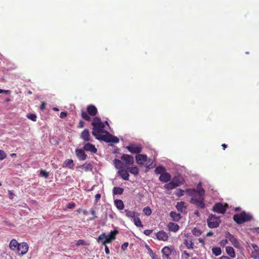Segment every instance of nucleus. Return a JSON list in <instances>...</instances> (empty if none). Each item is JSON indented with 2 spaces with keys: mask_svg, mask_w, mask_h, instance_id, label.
<instances>
[{
  "mask_svg": "<svg viewBox=\"0 0 259 259\" xmlns=\"http://www.w3.org/2000/svg\"><path fill=\"white\" fill-rule=\"evenodd\" d=\"M184 194V191L181 189H178L176 192V195L178 197H181Z\"/></svg>",
  "mask_w": 259,
  "mask_h": 259,
  "instance_id": "48",
  "label": "nucleus"
},
{
  "mask_svg": "<svg viewBox=\"0 0 259 259\" xmlns=\"http://www.w3.org/2000/svg\"><path fill=\"white\" fill-rule=\"evenodd\" d=\"M46 106V103L44 102H42L40 108L41 110H44L45 109V107Z\"/></svg>",
  "mask_w": 259,
  "mask_h": 259,
  "instance_id": "61",
  "label": "nucleus"
},
{
  "mask_svg": "<svg viewBox=\"0 0 259 259\" xmlns=\"http://www.w3.org/2000/svg\"><path fill=\"white\" fill-rule=\"evenodd\" d=\"M228 239L227 238H226V239H223V240H222L220 242V244L221 246H225L227 243H228Z\"/></svg>",
  "mask_w": 259,
  "mask_h": 259,
  "instance_id": "53",
  "label": "nucleus"
},
{
  "mask_svg": "<svg viewBox=\"0 0 259 259\" xmlns=\"http://www.w3.org/2000/svg\"><path fill=\"white\" fill-rule=\"evenodd\" d=\"M165 171H166V169L162 166H158L155 169V172L157 174L161 175V174H163Z\"/></svg>",
  "mask_w": 259,
  "mask_h": 259,
  "instance_id": "36",
  "label": "nucleus"
},
{
  "mask_svg": "<svg viewBox=\"0 0 259 259\" xmlns=\"http://www.w3.org/2000/svg\"><path fill=\"white\" fill-rule=\"evenodd\" d=\"M211 251H212L213 254L216 256L220 255L222 253L221 248L219 247H214L211 249Z\"/></svg>",
  "mask_w": 259,
  "mask_h": 259,
  "instance_id": "38",
  "label": "nucleus"
},
{
  "mask_svg": "<svg viewBox=\"0 0 259 259\" xmlns=\"http://www.w3.org/2000/svg\"><path fill=\"white\" fill-rule=\"evenodd\" d=\"M119 142V140L117 137L111 135L110 143H118Z\"/></svg>",
  "mask_w": 259,
  "mask_h": 259,
  "instance_id": "45",
  "label": "nucleus"
},
{
  "mask_svg": "<svg viewBox=\"0 0 259 259\" xmlns=\"http://www.w3.org/2000/svg\"><path fill=\"white\" fill-rule=\"evenodd\" d=\"M192 253L190 254L188 253L186 250H185L183 252L182 254V257L183 258H187L190 256H191L192 255Z\"/></svg>",
  "mask_w": 259,
  "mask_h": 259,
  "instance_id": "46",
  "label": "nucleus"
},
{
  "mask_svg": "<svg viewBox=\"0 0 259 259\" xmlns=\"http://www.w3.org/2000/svg\"><path fill=\"white\" fill-rule=\"evenodd\" d=\"M225 237L231 242V244L233 245L234 247L237 248H240L241 244L239 240L230 233L227 232L225 233Z\"/></svg>",
  "mask_w": 259,
  "mask_h": 259,
  "instance_id": "6",
  "label": "nucleus"
},
{
  "mask_svg": "<svg viewBox=\"0 0 259 259\" xmlns=\"http://www.w3.org/2000/svg\"><path fill=\"white\" fill-rule=\"evenodd\" d=\"M80 245H88L85 242L84 240L79 239L77 241V243H76V245L77 246H78Z\"/></svg>",
  "mask_w": 259,
  "mask_h": 259,
  "instance_id": "51",
  "label": "nucleus"
},
{
  "mask_svg": "<svg viewBox=\"0 0 259 259\" xmlns=\"http://www.w3.org/2000/svg\"><path fill=\"white\" fill-rule=\"evenodd\" d=\"M93 131L92 132V135L96 138L99 135L101 134H103L105 132L104 128L105 124L104 123H99V124H95V125H93Z\"/></svg>",
  "mask_w": 259,
  "mask_h": 259,
  "instance_id": "7",
  "label": "nucleus"
},
{
  "mask_svg": "<svg viewBox=\"0 0 259 259\" xmlns=\"http://www.w3.org/2000/svg\"><path fill=\"white\" fill-rule=\"evenodd\" d=\"M220 259H231V258L228 257L227 256L223 255L220 257Z\"/></svg>",
  "mask_w": 259,
  "mask_h": 259,
  "instance_id": "64",
  "label": "nucleus"
},
{
  "mask_svg": "<svg viewBox=\"0 0 259 259\" xmlns=\"http://www.w3.org/2000/svg\"><path fill=\"white\" fill-rule=\"evenodd\" d=\"M6 157V154L2 150H0V160H3Z\"/></svg>",
  "mask_w": 259,
  "mask_h": 259,
  "instance_id": "52",
  "label": "nucleus"
},
{
  "mask_svg": "<svg viewBox=\"0 0 259 259\" xmlns=\"http://www.w3.org/2000/svg\"><path fill=\"white\" fill-rule=\"evenodd\" d=\"M80 137L85 142L93 141V140L91 138L89 131L88 129H85L81 132Z\"/></svg>",
  "mask_w": 259,
  "mask_h": 259,
  "instance_id": "17",
  "label": "nucleus"
},
{
  "mask_svg": "<svg viewBox=\"0 0 259 259\" xmlns=\"http://www.w3.org/2000/svg\"><path fill=\"white\" fill-rule=\"evenodd\" d=\"M75 207V203L74 202H69L66 205V208L69 209H72L74 208Z\"/></svg>",
  "mask_w": 259,
  "mask_h": 259,
  "instance_id": "49",
  "label": "nucleus"
},
{
  "mask_svg": "<svg viewBox=\"0 0 259 259\" xmlns=\"http://www.w3.org/2000/svg\"><path fill=\"white\" fill-rule=\"evenodd\" d=\"M87 112L81 110V117L86 121H91V118L89 116H96L98 113V110L97 107L94 105H89L87 107Z\"/></svg>",
  "mask_w": 259,
  "mask_h": 259,
  "instance_id": "1",
  "label": "nucleus"
},
{
  "mask_svg": "<svg viewBox=\"0 0 259 259\" xmlns=\"http://www.w3.org/2000/svg\"><path fill=\"white\" fill-rule=\"evenodd\" d=\"M226 252L231 257H234L235 256L234 249L231 246H226Z\"/></svg>",
  "mask_w": 259,
  "mask_h": 259,
  "instance_id": "29",
  "label": "nucleus"
},
{
  "mask_svg": "<svg viewBox=\"0 0 259 259\" xmlns=\"http://www.w3.org/2000/svg\"><path fill=\"white\" fill-rule=\"evenodd\" d=\"M114 194H122L123 193L124 189L120 187H114L113 190Z\"/></svg>",
  "mask_w": 259,
  "mask_h": 259,
  "instance_id": "35",
  "label": "nucleus"
},
{
  "mask_svg": "<svg viewBox=\"0 0 259 259\" xmlns=\"http://www.w3.org/2000/svg\"><path fill=\"white\" fill-rule=\"evenodd\" d=\"M77 167L82 169L85 171H92L93 168V164L90 162H85Z\"/></svg>",
  "mask_w": 259,
  "mask_h": 259,
  "instance_id": "24",
  "label": "nucleus"
},
{
  "mask_svg": "<svg viewBox=\"0 0 259 259\" xmlns=\"http://www.w3.org/2000/svg\"><path fill=\"white\" fill-rule=\"evenodd\" d=\"M176 208L179 212L185 213L187 207L185 206V203L184 201H180L177 204Z\"/></svg>",
  "mask_w": 259,
  "mask_h": 259,
  "instance_id": "25",
  "label": "nucleus"
},
{
  "mask_svg": "<svg viewBox=\"0 0 259 259\" xmlns=\"http://www.w3.org/2000/svg\"><path fill=\"white\" fill-rule=\"evenodd\" d=\"M134 224L137 227H143V226L142 225V222L139 218L135 217V218H134Z\"/></svg>",
  "mask_w": 259,
  "mask_h": 259,
  "instance_id": "43",
  "label": "nucleus"
},
{
  "mask_svg": "<svg viewBox=\"0 0 259 259\" xmlns=\"http://www.w3.org/2000/svg\"><path fill=\"white\" fill-rule=\"evenodd\" d=\"M153 164V161L152 159L149 158L148 160L147 159L146 163L145 164V166L147 168V169L146 170V171H147L148 169L153 168L154 165Z\"/></svg>",
  "mask_w": 259,
  "mask_h": 259,
  "instance_id": "33",
  "label": "nucleus"
},
{
  "mask_svg": "<svg viewBox=\"0 0 259 259\" xmlns=\"http://www.w3.org/2000/svg\"><path fill=\"white\" fill-rule=\"evenodd\" d=\"M105 245V252L106 254H108L110 253V250L107 246H106V245Z\"/></svg>",
  "mask_w": 259,
  "mask_h": 259,
  "instance_id": "62",
  "label": "nucleus"
},
{
  "mask_svg": "<svg viewBox=\"0 0 259 259\" xmlns=\"http://www.w3.org/2000/svg\"><path fill=\"white\" fill-rule=\"evenodd\" d=\"M126 149L132 153L139 154L142 151V147L139 145H131L126 146Z\"/></svg>",
  "mask_w": 259,
  "mask_h": 259,
  "instance_id": "13",
  "label": "nucleus"
},
{
  "mask_svg": "<svg viewBox=\"0 0 259 259\" xmlns=\"http://www.w3.org/2000/svg\"><path fill=\"white\" fill-rule=\"evenodd\" d=\"M207 226L209 228L214 229L218 227L221 223L220 217L210 214L207 218Z\"/></svg>",
  "mask_w": 259,
  "mask_h": 259,
  "instance_id": "5",
  "label": "nucleus"
},
{
  "mask_svg": "<svg viewBox=\"0 0 259 259\" xmlns=\"http://www.w3.org/2000/svg\"><path fill=\"white\" fill-rule=\"evenodd\" d=\"M101 197V195L100 194L98 193V194H96L95 200V204H97L99 202V200H100Z\"/></svg>",
  "mask_w": 259,
  "mask_h": 259,
  "instance_id": "54",
  "label": "nucleus"
},
{
  "mask_svg": "<svg viewBox=\"0 0 259 259\" xmlns=\"http://www.w3.org/2000/svg\"><path fill=\"white\" fill-rule=\"evenodd\" d=\"M28 248L29 247L27 243L23 242L19 244L18 247L16 251L19 255H24L27 252Z\"/></svg>",
  "mask_w": 259,
  "mask_h": 259,
  "instance_id": "10",
  "label": "nucleus"
},
{
  "mask_svg": "<svg viewBox=\"0 0 259 259\" xmlns=\"http://www.w3.org/2000/svg\"><path fill=\"white\" fill-rule=\"evenodd\" d=\"M143 212L145 215L147 216L150 215L152 212L149 206H146L145 208H144L143 209Z\"/></svg>",
  "mask_w": 259,
  "mask_h": 259,
  "instance_id": "42",
  "label": "nucleus"
},
{
  "mask_svg": "<svg viewBox=\"0 0 259 259\" xmlns=\"http://www.w3.org/2000/svg\"><path fill=\"white\" fill-rule=\"evenodd\" d=\"M118 233V231L117 230H114L111 231L108 235L110 237H114V240L116 239V236Z\"/></svg>",
  "mask_w": 259,
  "mask_h": 259,
  "instance_id": "47",
  "label": "nucleus"
},
{
  "mask_svg": "<svg viewBox=\"0 0 259 259\" xmlns=\"http://www.w3.org/2000/svg\"><path fill=\"white\" fill-rule=\"evenodd\" d=\"M91 214L93 215L94 218L93 219H95L97 217L96 216V212L93 209H92L91 210Z\"/></svg>",
  "mask_w": 259,
  "mask_h": 259,
  "instance_id": "63",
  "label": "nucleus"
},
{
  "mask_svg": "<svg viewBox=\"0 0 259 259\" xmlns=\"http://www.w3.org/2000/svg\"><path fill=\"white\" fill-rule=\"evenodd\" d=\"M67 116V112L62 111L60 113V117H61L62 119H63L65 117Z\"/></svg>",
  "mask_w": 259,
  "mask_h": 259,
  "instance_id": "57",
  "label": "nucleus"
},
{
  "mask_svg": "<svg viewBox=\"0 0 259 259\" xmlns=\"http://www.w3.org/2000/svg\"><path fill=\"white\" fill-rule=\"evenodd\" d=\"M115 204L119 210H123L124 208V203L121 199H116L115 200Z\"/></svg>",
  "mask_w": 259,
  "mask_h": 259,
  "instance_id": "31",
  "label": "nucleus"
},
{
  "mask_svg": "<svg viewBox=\"0 0 259 259\" xmlns=\"http://www.w3.org/2000/svg\"><path fill=\"white\" fill-rule=\"evenodd\" d=\"M227 206V205L226 204H223V203H221V202H218L214 204V206L212 207V211L218 213L224 214L226 210Z\"/></svg>",
  "mask_w": 259,
  "mask_h": 259,
  "instance_id": "8",
  "label": "nucleus"
},
{
  "mask_svg": "<svg viewBox=\"0 0 259 259\" xmlns=\"http://www.w3.org/2000/svg\"><path fill=\"white\" fill-rule=\"evenodd\" d=\"M40 175L46 178H48V176H49V174L48 172H47L45 170H40Z\"/></svg>",
  "mask_w": 259,
  "mask_h": 259,
  "instance_id": "50",
  "label": "nucleus"
},
{
  "mask_svg": "<svg viewBox=\"0 0 259 259\" xmlns=\"http://www.w3.org/2000/svg\"><path fill=\"white\" fill-rule=\"evenodd\" d=\"M136 162L140 165L143 164L147 161V155L144 154H137L136 155Z\"/></svg>",
  "mask_w": 259,
  "mask_h": 259,
  "instance_id": "20",
  "label": "nucleus"
},
{
  "mask_svg": "<svg viewBox=\"0 0 259 259\" xmlns=\"http://www.w3.org/2000/svg\"><path fill=\"white\" fill-rule=\"evenodd\" d=\"M83 149L86 151L90 152L93 153H96L97 152V149L96 148L95 146L90 143L84 144Z\"/></svg>",
  "mask_w": 259,
  "mask_h": 259,
  "instance_id": "18",
  "label": "nucleus"
},
{
  "mask_svg": "<svg viewBox=\"0 0 259 259\" xmlns=\"http://www.w3.org/2000/svg\"><path fill=\"white\" fill-rule=\"evenodd\" d=\"M185 236L186 238L184 239V244L188 249H194V242L192 236H190L189 234H185Z\"/></svg>",
  "mask_w": 259,
  "mask_h": 259,
  "instance_id": "9",
  "label": "nucleus"
},
{
  "mask_svg": "<svg viewBox=\"0 0 259 259\" xmlns=\"http://www.w3.org/2000/svg\"><path fill=\"white\" fill-rule=\"evenodd\" d=\"M102 123H103V122H102L101 118L99 117L95 116L93 118V121L92 122V125L95 126V125H98V124H102Z\"/></svg>",
  "mask_w": 259,
  "mask_h": 259,
  "instance_id": "37",
  "label": "nucleus"
},
{
  "mask_svg": "<svg viewBox=\"0 0 259 259\" xmlns=\"http://www.w3.org/2000/svg\"><path fill=\"white\" fill-rule=\"evenodd\" d=\"M128 245L129 244L128 243V242L124 243L121 246V249L123 250H125L127 249V247L128 246Z\"/></svg>",
  "mask_w": 259,
  "mask_h": 259,
  "instance_id": "56",
  "label": "nucleus"
},
{
  "mask_svg": "<svg viewBox=\"0 0 259 259\" xmlns=\"http://www.w3.org/2000/svg\"><path fill=\"white\" fill-rule=\"evenodd\" d=\"M170 179L171 175L166 171L163 172V174H161L159 178V181L164 183L168 182L170 181Z\"/></svg>",
  "mask_w": 259,
  "mask_h": 259,
  "instance_id": "22",
  "label": "nucleus"
},
{
  "mask_svg": "<svg viewBox=\"0 0 259 259\" xmlns=\"http://www.w3.org/2000/svg\"><path fill=\"white\" fill-rule=\"evenodd\" d=\"M121 159L125 164L132 165L134 163V158L130 155L123 154L121 157Z\"/></svg>",
  "mask_w": 259,
  "mask_h": 259,
  "instance_id": "14",
  "label": "nucleus"
},
{
  "mask_svg": "<svg viewBox=\"0 0 259 259\" xmlns=\"http://www.w3.org/2000/svg\"><path fill=\"white\" fill-rule=\"evenodd\" d=\"M113 162H114V165L116 168L119 169H120L121 168H123V164L120 160H119L117 159H115L113 160Z\"/></svg>",
  "mask_w": 259,
  "mask_h": 259,
  "instance_id": "32",
  "label": "nucleus"
},
{
  "mask_svg": "<svg viewBox=\"0 0 259 259\" xmlns=\"http://www.w3.org/2000/svg\"><path fill=\"white\" fill-rule=\"evenodd\" d=\"M168 229L169 231L176 232L179 229V226L177 224L169 223L167 225Z\"/></svg>",
  "mask_w": 259,
  "mask_h": 259,
  "instance_id": "27",
  "label": "nucleus"
},
{
  "mask_svg": "<svg viewBox=\"0 0 259 259\" xmlns=\"http://www.w3.org/2000/svg\"><path fill=\"white\" fill-rule=\"evenodd\" d=\"M64 164L66 167H68L70 169H73L74 163L72 159H67L64 162Z\"/></svg>",
  "mask_w": 259,
  "mask_h": 259,
  "instance_id": "34",
  "label": "nucleus"
},
{
  "mask_svg": "<svg viewBox=\"0 0 259 259\" xmlns=\"http://www.w3.org/2000/svg\"><path fill=\"white\" fill-rule=\"evenodd\" d=\"M252 219V216L245 212L243 211L240 214L233 215V219L237 224H242L245 222H249Z\"/></svg>",
  "mask_w": 259,
  "mask_h": 259,
  "instance_id": "2",
  "label": "nucleus"
},
{
  "mask_svg": "<svg viewBox=\"0 0 259 259\" xmlns=\"http://www.w3.org/2000/svg\"><path fill=\"white\" fill-rule=\"evenodd\" d=\"M190 202L191 204L195 205L198 209H204L205 208L206 204L204 202V196L199 198L197 195L191 196Z\"/></svg>",
  "mask_w": 259,
  "mask_h": 259,
  "instance_id": "4",
  "label": "nucleus"
},
{
  "mask_svg": "<svg viewBox=\"0 0 259 259\" xmlns=\"http://www.w3.org/2000/svg\"><path fill=\"white\" fill-rule=\"evenodd\" d=\"M103 134H105L102 135V134H101L95 138L99 141H102L107 143H110L111 134L106 131Z\"/></svg>",
  "mask_w": 259,
  "mask_h": 259,
  "instance_id": "12",
  "label": "nucleus"
},
{
  "mask_svg": "<svg viewBox=\"0 0 259 259\" xmlns=\"http://www.w3.org/2000/svg\"><path fill=\"white\" fill-rule=\"evenodd\" d=\"M114 240V237H110L109 235H106L105 233L100 235L98 238V241H101L103 245H106V243H110L112 240Z\"/></svg>",
  "mask_w": 259,
  "mask_h": 259,
  "instance_id": "11",
  "label": "nucleus"
},
{
  "mask_svg": "<svg viewBox=\"0 0 259 259\" xmlns=\"http://www.w3.org/2000/svg\"><path fill=\"white\" fill-rule=\"evenodd\" d=\"M251 246H252V248L254 249V250H255V251L259 252V248L257 245H256L255 244H252Z\"/></svg>",
  "mask_w": 259,
  "mask_h": 259,
  "instance_id": "58",
  "label": "nucleus"
},
{
  "mask_svg": "<svg viewBox=\"0 0 259 259\" xmlns=\"http://www.w3.org/2000/svg\"><path fill=\"white\" fill-rule=\"evenodd\" d=\"M125 215L128 218L134 219L136 217V212L128 210H125Z\"/></svg>",
  "mask_w": 259,
  "mask_h": 259,
  "instance_id": "39",
  "label": "nucleus"
},
{
  "mask_svg": "<svg viewBox=\"0 0 259 259\" xmlns=\"http://www.w3.org/2000/svg\"><path fill=\"white\" fill-rule=\"evenodd\" d=\"M172 249L168 246L164 247L161 250L163 259H171L170 255L171 254Z\"/></svg>",
  "mask_w": 259,
  "mask_h": 259,
  "instance_id": "15",
  "label": "nucleus"
},
{
  "mask_svg": "<svg viewBox=\"0 0 259 259\" xmlns=\"http://www.w3.org/2000/svg\"><path fill=\"white\" fill-rule=\"evenodd\" d=\"M126 168H127V170H128L131 174L134 175L136 176L139 174V169L136 166L133 167H126Z\"/></svg>",
  "mask_w": 259,
  "mask_h": 259,
  "instance_id": "30",
  "label": "nucleus"
},
{
  "mask_svg": "<svg viewBox=\"0 0 259 259\" xmlns=\"http://www.w3.org/2000/svg\"><path fill=\"white\" fill-rule=\"evenodd\" d=\"M157 238L161 241H165L168 240L167 234L163 231H159L156 234Z\"/></svg>",
  "mask_w": 259,
  "mask_h": 259,
  "instance_id": "21",
  "label": "nucleus"
},
{
  "mask_svg": "<svg viewBox=\"0 0 259 259\" xmlns=\"http://www.w3.org/2000/svg\"><path fill=\"white\" fill-rule=\"evenodd\" d=\"M192 232L194 235L197 237L200 236L202 233L200 229L197 228H194L192 231Z\"/></svg>",
  "mask_w": 259,
  "mask_h": 259,
  "instance_id": "41",
  "label": "nucleus"
},
{
  "mask_svg": "<svg viewBox=\"0 0 259 259\" xmlns=\"http://www.w3.org/2000/svg\"><path fill=\"white\" fill-rule=\"evenodd\" d=\"M84 127V122L82 120H79L78 122V128H82Z\"/></svg>",
  "mask_w": 259,
  "mask_h": 259,
  "instance_id": "59",
  "label": "nucleus"
},
{
  "mask_svg": "<svg viewBox=\"0 0 259 259\" xmlns=\"http://www.w3.org/2000/svg\"><path fill=\"white\" fill-rule=\"evenodd\" d=\"M152 232V230H146L144 231V234L146 236H149Z\"/></svg>",
  "mask_w": 259,
  "mask_h": 259,
  "instance_id": "55",
  "label": "nucleus"
},
{
  "mask_svg": "<svg viewBox=\"0 0 259 259\" xmlns=\"http://www.w3.org/2000/svg\"><path fill=\"white\" fill-rule=\"evenodd\" d=\"M170 217L172 218V220L175 222H178L181 219V215L174 211L170 212Z\"/></svg>",
  "mask_w": 259,
  "mask_h": 259,
  "instance_id": "28",
  "label": "nucleus"
},
{
  "mask_svg": "<svg viewBox=\"0 0 259 259\" xmlns=\"http://www.w3.org/2000/svg\"><path fill=\"white\" fill-rule=\"evenodd\" d=\"M180 184L174 181L169 182L164 185V187L168 190H172L178 187Z\"/></svg>",
  "mask_w": 259,
  "mask_h": 259,
  "instance_id": "23",
  "label": "nucleus"
},
{
  "mask_svg": "<svg viewBox=\"0 0 259 259\" xmlns=\"http://www.w3.org/2000/svg\"><path fill=\"white\" fill-rule=\"evenodd\" d=\"M20 243L16 239H12L9 244V247L12 250L16 251Z\"/></svg>",
  "mask_w": 259,
  "mask_h": 259,
  "instance_id": "26",
  "label": "nucleus"
},
{
  "mask_svg": "<svg viewBox=\"0 0 259 259\" xmlns=\"http://www.w3.org/2000/svg\"><path fill=\"white\" fill-rule=\"evenodd\" d=\"M26 117L29 119L32 120V121H34L35 122L37 120V116L34 113H28L26 115Z\"/></svg>",
  "mask_w": 259,
  "mask_h": 259,
  "instance_id": "40",
  "label": "nucleus"
},
{
  "mask_svg": "<svg viewBox=\"0 0 259 259\" xmlns=\"http://www.w3.org/2000/svg\"><path fill=\"white\" fill-rule=\"evenodd\" d=\"M118 174L123 180H129V171L127 168L119 169Z\"/></svg>",
  "mask_w": 259,
  "mask_h": 259,
  "instance_id": "19",
  "label": "nucleus"
},
{
  "mask_svg": "<svg viewBox=\"0 0 259 259\" xmlns=\"http://www.w3.org/2000/svg\"><path fill=\"white\" fill-rule=\"evenodd\" d=\"M83 149H75V154L79 160H85L87 158V155L85 153Z\"/></svg>",
  "mask_w": 259,
  "mask_h": 259,
  "instance_id": "16",
  "label": "nucleus"
},
{
  "mask_svg": "<svg viewBox=\"0 0 259 259\" xmlns=\"http://www.w3.org/2000/svg\"><path fill=\"white\" fill-rule=\"evenodd\" d=\"M186 192L190 196H197L198 195L199 197L204 196L205 193L201 182L198 184L196 189L188 188L186 190Z\"/></svg>",
  "mask_w": 259,
  "mask_h": 259,
  "instance_id": "3",
  "label": "nucleus"
},
{
  "mask_svg": "<svg viewBox=\"0 0 259 259\" xmlns=\"http://www.w3.org/2000/svg\"><path fill=\"white\" fill-rule=\"evenodd\" d=\"M6 93V94H10V90H4L0 89V94Z\"/></svg>",
  "mask_w": 259,
  "mask_h": 259,
  "instance_id": "60",
  "label": "nucleus"
},
{
  "mask_svg": "<svg viewBox=\"0 0 259 259\" xmlns=\"http://www.w3.org/2000/svg\"><path fill=\"white\" fill-rule=\"evenodd\" d=\"M148 250L149 251L150 256L152 257V259H159L157 255L155 253H153V251L151 248L149 247H147Z\"/></svg>",
  "mask_w": 259,
  "mask_h": 259,
  "instance_id": "44",
  "label": "nucleus"
}]
</instances>
